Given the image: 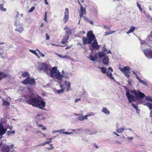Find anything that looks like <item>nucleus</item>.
Returning a JSON list of instances; mask_svg holds the SVG:
<instances>
[{
  "label": "nucleus",
  "instance_id": "10",
  "mask_svg": "<svg viewBox=\"0 0 152 152\" xmlns=\"http://www.w3.org/2000/svg\"><path fill=\"white\" fill-rule=\"evenodd\" d=\"M150 41L152 42V31L151 32L150 35L147 37L146 42L142 40H140V43L142 45H147L148 42Z\"/></svg>",
  "mask_w": 152,
  "mask_h": 152
},
{
  "label": "nucleus",
  "instance_id": "28",
  "mask_svg": "<svg viewBox=\"0 0 152 152\" xmlns=\"http://www.w3.org/2000/svg\"><path fill=\"white\" fill-rule=\"evenodd\" d=\"M69 37L68 36H66L64 37L62 41V43L63 44H65L67 42V40L69 38Z\"/></svg>",
  "mask_w": 152,
  "mask_h": 152
},
{
  "label": "nucleus",
  "instance_id": "33",
  "mask_svg": "<svg viewBox=\"0 0 152 152\" xmlns=\"http://www.w3.org/2000/svg\"><path fill=\"white\" fill-rule=\"evenodd\" d=\"M99 58H102L103 57H106V54H104L103 52H100L98 54Z\"/></svg>",
  "mask_w": 152,
  "mask_h": 152
},
{
  "label": "nucleus",
  "instance_id": "25",
  "mask_svg": "<svg viewBox=\"0 0 152 152\" xmlns=\"http://www.w3.org/2000/svg\"><path fill=\"white\" fill-rule=\"evenodd\" d=\"M14 24L16 27H18L19 26H21L23 24L20 22L19 20L16 19L14 21Z\"/></svg>",
  "mask_w": 152,
  "mask_h": 152
},
{
  "label": "nucleus",
  "instance_id": "54",
  "mask_svg": "<svg viewBox=\"0 0 152 152\" xmlns=\"http://www.w3.org/2000/svg\"><path fill=\"white\" fill-rule=\"evenodd\" d=\"M47 15H46V12L45 13V16H44V20H45L46 21H47Z\"/></svg>",
  "mask_w": 152,
  "mask_h": 152
},
{
  "label": "nucleus",
  "instance_id": "45",
  "mask_svg": "<svg viewBox=\"0 0 152 152\" xmlns=\"http://www.w3.org/2000/svg\"><path fill=\"white\" fill-rule=\"evenodd\" d=\"M95 115L94 112H90L88 114L86 115L88 118V117L91 116H94Z\"/></svg>",
  "mask_w": 152,
  "mask_h": 152
},
{
  "label": "nucleus",
  "instance_id": "5",
  "mask_svg": "<svg viewBox=\"0 0 152 152\" xmlns=\"http://www.w3.org/2000/svg\"><path fill=\"white\" fill-rule=\"evenodd\" d=\"M22 83L25 85H34L35 84V79L29 77H27L25 80L22 81Z\"/></svg>",
  "mask_w": 152,
  "mask_h": 152
},
{
  "label": "nucleus",
  "instance_id": "43",
  "mask_svg": "<svg viewBox=\"0 0 152 152\" xmlns=\"http://www.w3.org/2000/svg\"><path fill=\"white\" fill-rule=\"evenodd\" d=\"M145 99L148 101L152 102V99L151 97L148 96H145Z\"/></svg>",
  "mask_w": 152,
  "mask_h": 152
},
{
  "label": "nucleus",
  "instance_id": "36",
  "mask_svg": "<svg viewBox=\"0 0 152 152\" xmlns=\"http://www.w3.org/2000/svg\"><path fill=\"white\" fill-rule=\"evenodd\" d=\"M86 132L89 134H94L96 133V132L95 131H94L93 132H92L91 131V130L89 129H87L86 130Z\"/></svg>",
  "mask_w": 152,
  "mask_h": 152
},
{
  "label": "nucleus",
  "instance_id": "57",
  "mask_svg": "<svg viewBox=\"0 0 152 152\" xmlns=\"http://www.w3.org/2000/svg\"><path fill=\"white\" fill-rule=\"evenodd\" d=\"M80 100H81V99L80 98H76L75 100V103L77 102H78Z\"/></svg>",
  "mask_w": 152,
  "mask_h": 152
},
{
  "label": "nucleus",
  "instance_id": "55",
  "mask_svg": "<svg viewBox=\"0 0 152 152\" xmlns=\"http://www.w3.org/2000/svg\"><path fill=\"white\" fill-rule=\"evenodd\" d=\"M82 130V129H76V132H77L78 133L77 134L80 133V131Z\"/></svg>",
  "mask_w": 152,
  "mask_h": 152
},
{
  "label": "nucleus",
  "instance_id": "9",
  "mask_svg": "<svg viewBox=\"0 0 152 152\" xmlns=\"http://www.w3.org/2000/svg\"><path fill=\"white\" fill-rule=\"evenodd\" d=\"M69 20V12L68 9L66 8L65 9L64 15L63 20L64 23H66Z\"/></svg>",
  "mask_w": 152,
  "mask_h": 152
},
{
  "label": "nucleus",
  "instance_id": "24",
  "mask_svg": "<svg viewBox=\"0 0 152 152\" xmlns=\"http://www.w3.org/2000/svg\"><path fill=\"white\" fill-rule=\"evenodd\" d=\"M65 30H66V34H67L66 36H68L69 37L70 36L72 33V30L71 29H69V28H68L67 27H66L64 28Z\"/></svg>",
  "mask_w": 152,
  "mask_h": 152
},
{
  "label": "nucleus",
  "instance_id": "32",
  "mask_svg": "<svg viewBox=\"0 0 152 152\" xmlns=\"http://www.w3.org/2000/svg\"><path fill=\"white\" fill-rule=\"evenodd\" d=\"M115 30H110L108 32H106L105 33L104 36H106L108 35L113 34L115 32Z\"/></svg>",
  "mask_w": 152,
  "mask_h": 152
},
{
  "label": "nucleus",
  "instance_id": "62",
  "mask_svg": "<svg viewBox=\"0 0 152 152\" xmlns=\"http://www.w3.org/2000/svg\"><path fill=\"white\" fill-rule=\"evenodd\" d=\"M42 127V129L43 130H46L47 129L46 128L45 126H43Z\"/></svg>",
  "mask_w": 152,
  "mask_h": 152
},
{
  "label": "nucleus",
  "instance_id": "53",
  "mask_svg": "<svg viewBox=\"0 0 152 152\" xmlns=\"http://www.w3.org/2000/svg\"><path fill=\"white\" fill-rule=\"evenodd\" d=\"M102 50L103 51L106 52L107 51V49L105 47V45H104L102 48Z\"/></svg>",
  "mask_w": 152,
  "mask_h": 152
},
{
  "label": "nucleus",
  "instance_id": "31",
  "mask_svg": "<svg viewBox=\"0 0 152 152\" xmlns=\"http://www.w3.org/2000/svg\"><path fill=\"white\" fill-rule=\"evenodd\" d=\"M137 79L141 83H143L145 85H147V83L145 81L142 80L139 78V77L138 75H137Z\"/></svg>",
  "mask_w": 152,
  "mask_h": 152
},
{
  "label": "nucleus",
  "instance_id": "13",
  "mask_svg": "<svg viewBox=\"0 0 152 152\" xmlns=\"http://www.w3.org/2000/svg\"><path fill=\"white\" fill-rule=\"evenodd\" d=\"M86 9L82 6H81L80 10L79 12V15L80 19L83 17V15L86 14Z\"/></svg>",
  "mask_w": 152,
  "mask_h": 152
},
{
  "label": "nucleus",
  "instance_id": "59",
  "mask_svg": "<svg viewBox=\"0 0 152 152\" xmlns=\"http://www.w3.org/2000/svg\"><path fill=\"white\" fill-rule=\"evenodd\" d=\"M64 130H65V129H62V130H58L57 131H58V132H60V134L63 133H62L63 132H61L64 131Z\"/></svg>",
  "mask_w": 152,
  "mask_h": 152
},
{
  "label": "nucleus",
  "instance_id": "21",
  "mask_svg": "<svg viewBox=\"0 0 152 152\" xmlns=\"http://www.w3.org/2000/svg\"><path fill=\"white\" fill-rule=\"evenodd\" d=\"M60 87L61 89L58 90L56 91L57 92L58 94L64 92L65 90V88L63 84H61Z\"/></svg>",
  "mask_w": 152,
  "mask_h": 152
},
{
  "label": "nucleus",
  "instance_id": "51",
  "mask_svg": "<svg viewBox=\"0 0 152 152\" xmlns=\"http://www.w3.org/2000/svg\"><path fill=\"white\" fill-rule=\"evenodd\" d=\"M9 150H10V149L14 147V145H11L9 146H8Z\"/></svg>",
  "mask_w": 152,
  "mask_h": 152
},
{
  "label": "nucleus",
  "instance_id": "2",
  "mask_svg": "<svg viewBox=\"0 0 152 152\" xmlns=\"http://www.w3.org/2000/svg\"><path fill=\"white\" fill-rule=\"evenodd\" d=\"M126 95L129 103L135 102V98L137 100H141L145 96V95L143 93L140 92L138 90L136 91L135 90L126 91Z\"/></svg>",
  "mask_w": 152,
  "mask_h": 152
},
{
  "label": "nucleus",
  "instance_id": "16",
  "mask_svg": "<svg viewBox=\"0 0 152 152\" xmlns=\"http://www.w3.org/2000/svg\"><path fill=\"white\" fill-rule=\"evenodd\" d=\"M56 54L60 58H66V59H69L71 60H72L73 59L72 58H71V57L69 56L65 55L64 56L59 54L57 53H56Z\"/></svg>",
  "mask_w": 152,
  "mask_h": 152
},
{
  "label": "nucleus",
  "instance_id": "12",
  "mask_svg": "<svg viewBox=\"0 0 152 152\" xmlns=\"http://www.w3.org/2000/svg\"><path fill=\"white\" fill-rule=\"evenodd\" d=\"M144 54L148 58H152V50L147 49L144 51Z\"/></svg>",
  "mask_w": 152,
  "mask_h": 152
},
{
  "label": "nucleus",
  "instance_id": "58",
  "mask_svg": "<svg viewBox=\"0 0 152 152\" xmlns=\"http://www.w3.org/2000/svg\"><path fill=\"white\" fill-rule=\"evenodd\" d=\"M46 40H49V39H50L49 36L48 35V34H46Z\"/></svg>",
  "mask_w": 152,
  "mask_h": 152
},
{
  "label": "nucleus",
  "instance_id": "56",
  "mask_svg": "<svg viewBox=\"0 0 152 152\" xmlns=\"http://www.w3.org/2000/svg\"><path fill=\"white\" fill-rule=\"evenodd\" d=\"M64 76V78L65 79H68L69 78V77L68 75H67L66 74H65L64 75H63Z\"/></svg>",
  "mask_w": 152,
  "mask_h": 152
},
{
  "label": "nucleus",
  "instance_id": "46",
  "mask_svg": "<svg viewBox=\"0 0 152 152\" xmlns=\"http://www.w3.org/2000/svg\"><path fill=\"white\" fill-rule=\"evenodd\" d=\"M125 138L128 140H132L134 139V138L133 137L127 136V137H126Z\"/></svg>",
  "mask_w": 152,
  "mask_h": 152
},
{
  "label": "nucleus",
  "instance_id": "29",
  "mask_svg": "<svg viewBox=\"0 0 152 152\" xmlns=\"http://www.w3.org/2000/svg\"><path fill=\"white\" fill-rule=\"evenodd\" d=\"M135 29V27L133 26H131L128 31L126 32V33L127 34H129L130 33H133Z\"/></svg>",
  "mask_w": 152,
  "mask_h": 152
},
{
  "label": "nucleus",
  "instance_id": "61",
  "mask_svg": "<svg viewBox=\"0 0 152 152\" xmlns=\"http://www.w3.org/2000/svg\"><path fill=\"white\" fill-rule=\"evenodd\" d=\"M127 129V130H128L129 131H130L132 132H133V130L132 129H130V128H128V129Z\"/></svg>",
  "mask_w": 152,
  "mask_h": 152
},
{
  "label": "nucleus",
  "instance_id": "7",
  "mask_svg": "<svg viewBox=\"0 0 152 152\" xmlns=\"http://www.w3.org/2000/svg\"><path fill=\"white\" fill-rule=\"evenodd\" d=\"M59 71L57 69V67L55 66L53 67L50 70V77H55Z\"/></svg>",
  "mask_w": 152,
  "mask_h": 152
},
{
  "label": "nucleus",
  "instance_id": "49",
  "mask_svg": "<svg viewBox=\"0 0 152 152\" xmlns=\"http://www.w3.org/2000/svg\"><path fill=\"white\" fill-rule=\"evenodd\" d=\"M35 9V7H32L28 11L29 12H33Z\"/></svg>",
  "mask_w": 152,
  "mask_h": 152
},
{
  "label": "nucleus",
  "instance_id": "52",
  "mask_svg": "<svg viewBox=\"0 0 152 152\" xmlns=\"http://www.w3.org/2000/svg\"><path fill=\"white\" fill-rule=\"evenodd\" d=\"M56 137H51V138H48L46 140L48 141H51V140L52 139H53L54 138H55Z\"/></svg>",
  "mask_w": 152,
  "mask_h": 152
},
{
  "label": "nucleus",
  "instance_id": "19",
  "mask_svg": "<svg viewBox=\"0 0 152 152\" xmlns=\"http://www.w3.org/2000/svg\"><path fill=\"white\" fill-rule=\"evenodd\" d=\"M64 84L66 87V91H69L71 86L70 82L65 81L64 82Z\"/></svg>",
  "mask_w": 152,
  "mask_h": 152
},
{
  "label": "nucleus",
  "instance_id": "8",
  "mask_svg": "<svg viewBox=\"0 0 152 152\" xmlns=\"http://www.w3.org/2000/svg\"><path fill=\"white\" fill-rule=\"evenodd\" d=\"M7 131V129L4 127L3 124L0 123V139L2 137V136Z\"/></svg>",
  "mask_w": 152,
  "mask_h": 152
},
{
  "label": "nucleus",
  "instance_id": "20",
  "mask_svg": "<svg viewBox=\"0 0 152 152\" xmlns=\"http://www.w3.org/2000/svg\"><path fill=\"white\" fill-rule=\"evenodd\" d=\"M63 77L64 76L60 73L59 71L58 72L57 75L55 77L56 79L59 80H62Z\"/></svg>",
  "mask_w": 152,
  "mask_h": 152
},
{
  "label": "nucleus",
  "instance_id": "37",
  "mask_svg": "<svg viewBox=\"0 0 152 152\" xmlns=\"http://www.w3.org/2000/svg\"><path fill=\"white\" fill-rule=\"evenodd\" d=\"M3 105H9L10 103L7 100H5L4 99H2Z\"/></svg>",
  "mask_w": 152,
  "mask_h": 152
},
{
  "label": "nucleus",
  "instance_id": "42",
  "mask_svg": "<svg viewBox=\"0 0 152 152\" xmlns=\"http://www.w3.org/2000/svg\"><path fill=\"white\" fill-rule=\"evenodd\" d=\"M132 107L136 109L137 112L138 113V111L139 110L138 109L137 106L134 103H132Z\"/></svg>",
  "mask_w": 152,
  "mask_h": 152
},
{
  "label": "nucleus",
  "instance_id": "3",
  "mask_svg": "<svg viewBox=\"0 0 152 152\" xmlns=\"http://www.w3.org/2000/svg\"><path fill=\"white\" fill-rule=\"evenodd\" d=\"M96 39V37L93 33L92 30L88 32L87 34V37H83L82 40L83 44H90L92 41Z\"/></svg>",
  "mask_w": 152,
  "mask_h": 152
},
{
  "label": "nucleus",
  "instance_id": "34",
  "mask_svg": "<svg viewBox=\"0 0 152 152\" xmlns=\"http://www.w3.org/2000/svg\"><path fill=\"white\" fill-rule=\"evenodd\" d=\"M15 131L14 130L8 131L7 132V134L10 136H12L14 134Z\"/></svg>",
  "mask_w": 152,
  "mask_h": 152
},
{
  "label": "nucleus",
  "instance_id": "50",
  "mask_svg": "<svg viewBox=\"0 0 152 152\" xmlns=\"http://www.w3.org/2000/svg\"><path fill=\"white\" fill-rule=\"evenodd\" d=\"M62 133L66 134H73L72 132H63Z\"/></svg>",
  "mask_w": 152,
  "mask_h": 152
},
{
  "label": "nucleus",
  "instance_id": "11",
  "mask_svg": "<svg viewBox=\"0 0 152 152\" xmlns=\"http://www.w3.org/2000/svg\"><path fill=\"white\" fill-rule=\"evenodd\" d=\"M108 71L106 73V75L111 80H115L114 78L112 75V72L113 71V69L111 67H109L108 68Z\"/></svg>",
  "mask_w": 152,
  "mask_h": 152
},
{
  "label": "nucleus",
  "instance_id": "60",
  "mask_svg": "<svg viewBox=\"0 0 152 152\" xmlns=\"http://www.w3.org/2000/svg\"><path fill=\"white\" fill-rule=\"evenodd\" d=\"M113 134L116 135L117 136H120V135L116 132H113Z\"/></svg>",
  "mask_w": 152,
  "mask_h": 152
},
{
  "label": "nucleus",
  "instance_id": "35",
  "mask_svg": "<svg viewBox=\"0 0 152 152\" xmlns=\"http://www.w3.org/2000/svg\"><path fill=\"white\" fill-rule=\"evenodd\" d=\"M29 50L30 52H31L34 54L35 55H36L39 58H40V56H39L38 55V53L36 51V50H32L31 49H30Z\"/></svg>",
  "mask_w": 152,
  "mask_h": 152
},
{
  "label": "nucleus",
  "instance_id": "18",
  "mask_svg": "<svg viewBox=\"0 0 152 152\" xmlns=\"http://www.w3.org/2000/svg\"><path fill=\"white\" fill-rule=\"evenodd\" d=\"M23 25H22L21 26H19L18 27H16L15 29V31H17L20 33H22L24 31Z\"/></svg>",
  "mask_w": 152,
  "mask_h": 152
},
{
  "label": "nucleus",
  "instance_id": "22",
  "mask_svg": "<svg viewBox=\"0 0 152 152\" xmlns=\"http://www.w3.org/2000/svg\"><path fill=\"white\" fill-rule=\"evenodd\" d=\"M101 111L107 115H109L110 114V112L107 107H103Z\"/></svg>",
  "mask_w": 152,
  "mask_h": 152
},
{
  "label": "nucleus",
  "instance_id": "47",
  "mask_svg": "<svg viewBox=\"0 0 152 152\" xmlns=\"http://www.w3.org/2000/svg\"><path fill=\"white\" fill-rule=\"evenodd\" d=\"M4 77H5V74L2 72H0V80Z\"/></svg>",
  "mask_w": 152,
  "mask_h": 152
},
{
  "label": "nucleus",
  "instance_id": "14",
  "mask_svg": "<svg viewBox=\"0 0 152 152\" xmlns=\"http://www.w3.org/2000/svg\"><path fill=\"white\" fill-rule=\"evenodd\" d=\"M91 46L93 48L96 50L98 49L100 46L99 45H98L96 39L93 41V42L91 44Z\"/></svg>",
  "mask_w": 152,
  "mask_h": 152
},
{
  "label": "nucleus",
  "instance_id": "26",
  "mask_svg": "<svg viewBox=\"0 0 152 152\" xmlns=\"http://www.w3.org/2000/svg\"><path fill=\"white\" fill-rule=\"evenodd\" d=\"M124 130H127V129H125V127L116 129V130L118 133H122Z\"/></svg>",
  "mask_w": 152,
  "mask_h": 152
},
{
  "label": "nucleus",
  "instance_id": "23",
  "mask_svg": "<svg viewBox=\"0 0 152 152\" xmlns=\"http://www.w3.org/2000/svg\"><path fill=\"white\" fill-rule=\"evenodd\" d=\"M109 59L108 56H105L103 60V64L105 65H107L109 64Z\"/></svg>",
  "mask_w": 152,
  "mask_h": 152
},
{
  "label": "nucleus",
  "instance_id": "41",
  "mask_svg": "<svg viewBox=\"0 0 152 152\" xmlns=\"http://www.w3.org/2000/svg\"><path fill=\"white\" fill-rule=\"evenodd\" d=\"M22 75L23 77H26L29 76V74L28 72H25L23 73Z\"/></svg>",
  "mask_w": 152,
  "mask_h": 152
},
{
  "label": "nucleus",
  "instance_id": "40",
  "mask_svg": "<svg viewBox=\"0 0 152 152\" xmlns=\"http://www.w3.org/2000/svg\"><path fill=\"white\" fill-rule=\"evenodd\" d=\"M99 69L101 70L102 73L104 74L107 72V69L105 67H100Z\"/></svg>",
  "mask_w": 152,
  "mask_h": 152
},
{
  "label": "nucleus",
  "instance_id": "64",
  "mask_svg": "<svg viewBox=\"0 0 152 152\" xmlns=\"http://www.w3.org/2000/svg\"><path fill=\"white\" fill-rule=\"evenodd\" d=\"M89 23L93 24V22L92 21H91V20H88V21Z\"/></svg>",
  "mask_w": 152,
  "mask_h": 152
},
{
  "label": "nucleus",
  "instance_id": "15",
  "mask_svg": "<svg viewBox=\"0 0 152 152\" xmlns=\"http://www.w3.org/2000/svg\"><path fill=\"white\" fill-rule=\"evenodd\" d=\"M0 152H10L8 145H3Z\"/></svg>",
  "mask_w": 152,
  "mask_h": 152
},
{
  "label": "nucleus",
  "instance_id": "44",
  "mask_svg": "<svg viewBox=\"0 0 152 152\" xmlns=\"http://www.w3.org/2000/svg\"><path fill=\"white\" fill-rule=\"evenodd\" d=\"M36 50L38 52H39V54L40 56L41 57H45V55L44 54L40 52L38 49H37Z\"/></svg>",
  "mask_w": 152,
  "mask_h": 152
},
{
  "label": "nucleus",
  "instance_id": "1",
  "mask_svg": "<svg viewBox=\"0 0 152 152\" xmlns=\"http://www.w3.org/2000/svg\"><path fill=\"white\" fill-rule=\"evenodd\" d=\"M25 99L27 103L34 107L42 109L45 106V102L36 94L26 95Z\"/></svg>",
  "mask_w": 152,
  "mask_h": 152
},
{
  "label": "nucleus",
  "instance_id": "39",
  "mask_svg": "<svg viewBox=\"0 0 152 152\" xmlns=\"http://www.w3.org/2000/svg\"><path fill=\"white\" fill-rule=\"evenodd\" d=\"M0 10L2 11L5 12L7 10V9L4 8L3 4H0Z\"/></svg>",
  "mask_w": 152,
  "mask_h": 152
},
{
  "label": "nucleus",
  "instance_id": "27",
  "mask_svg": "<svg viewBox=\"0 0 152 152\" xmlns=\"http://www.w3.org/2000/svg\"><path fill=\"white\" fill-rule=\"evenodd\" d=\"M87 119L88 118H87L86 115L84 116L83 115H82L81 116L77 118L78 120L81 121Z\"/></svg>",
  "mask_w": 152,
  "mask_h": 152
},
{
  "label": "nucleus",
  "instance_id": "4",
  "mask_svg": "<svg viewBox=\"0 0 152 152\" xmlns=\"http://www.w3.org/2000/svg\"><path fill=\"white\" fill-rule=\"evenodd\" d=\"M51 66L50 65L43 63H40L38 65L37 69L39 71H43L47 73V72L49 70Z\"/></svg>",
  "mask_w": 152,
  "mask_h": 152
},
{
  "label": "nucleus",
  "instance_id": "6",
  "mask_svg": "<svg viewBox=\"0 0 152 152\" xmlns=\"http://www.w3.org/2000/svg\"><path fill=\"white\" fill-rule=\"evenodd\" d=\"M119 69L122 72L126 77L129 78L130 75L129 73V71L130 70V68L129 67L124 66L123 68L119 67Z\"/></svg>",
  "mask_w": 152,
  "mask_h": 152
},
{
  "label": "nucleus",
  "instance_id": "30",
  "mask_svg": "<svg viewBox=\"0 0 152 152\" xmlns=\"http://www.w3.org/2000/svg\"><path fill=\"white\" fill-rule=\"evenodd\" d=\"M144 104L147 106L149 108V110H151L152 109V104L151 103L148 102L144 103Z\"/></svg>",
  "mask_w": 152,
  "mask_h": 152
},
{
  "label": "nucleus",
  "instance_id": "48",
  "mask_svg": "<svg viewBox=\"0 0 152 152\" xmlns=\"http://www.w3.org/2000/svg\"><path fill=\"white\" fill-rule=\"evenodd\" d=\"M137 6L139 8V10H140V11L141 12H142V10L141 8L140 4H139L138 2H137Z\"/></svg>",
  "mask_w": 152,
  "mask_h": 152
},
{
  "label": "nucleus",
  "instance_id": "38",
  "mask_svg": "<svg viewBox=\"0 0 152 152\" xmlns=\"http://www.w3.org/2000/svg\"><path fill=\"white\" fill-rule=\"evenodd\" d=\"M52 142V141H47L42 143H41L39 145V146H43L46 144H49Z\"/></svg>",
  "mask_w": 152,
  "mask_h": 152
},
{
  "label": "nucleus",
  "instance_id": "17",
  "mask_svg": "<svg viewBox=\"0 0 152 152\" xmlns=\"http://www.w3.org/2000/svg\"><path fill=\"white\" fill-rule=\"evenodd\" d=\"M89 58L91 61H94L97 58V55L96 53H94L93 54H90Z\"/></svg>",
  "mask_w": 152,
  "mask_h": 152
},
{
  "label": "nucleus",
  "instance_id": "63",
  "mask_svg": "<svg viewBox=\"0 0 152 152\" xmlns=\"http://www.w3.org/2000/svg\"><path fill=\"white\" fill-rule=\"evenodd\" d=\"M38 116H40L41 117V118H39V119H41V120H42V119H44L42 115H40V116H39V115H38Z\"/></svg>",
  "mask_w": 152,
  "mask_h": 152
}]
</instances>
